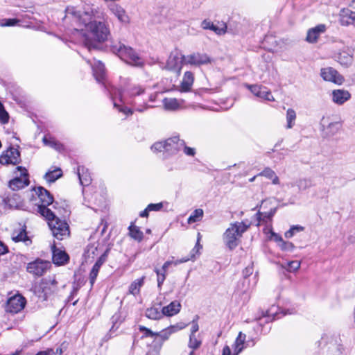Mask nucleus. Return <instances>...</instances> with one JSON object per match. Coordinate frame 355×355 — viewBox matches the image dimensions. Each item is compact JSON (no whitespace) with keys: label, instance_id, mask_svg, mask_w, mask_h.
I'll return each mask as SVG.
<instances>
[{"label":"nucleus","instance_id":"nucleus-31","mask_svg":"<svg viewBox=\"0 0 355 355\" xmlns=\"http://www.w3.org/2000/svg\"><path fill=\"white\" fill-rule=\"evenodd\" d=\"M103 262H104V259L103 258V257H101L97 260V261L95 263V264L92 267V269L90 275H89V279H90V283H91L92 286H93V284L96 279L99 269Z\"/></svg>","mask_w":355,"mask_h":355},{"label":"nucleus","instance_id":"nucleus-4","mask_svg":"<svg viewBox=\"0 0 355 355\" xmlns=\"http://www.w3.org/2000/svg\"><path fill=\"white\" fill-rule=\"evenodd\" d=\"M37 196L38 202L35 204L37 205L39 213L44 217H52L53 211L47 207L53 202V198L50 193L42 187L35 189Z\"/></svg>","mask_w":355,"mask_h":355},{"label":"nucleus","instance_id":"nucleus-58","mask_svg":"<svg viewBox=\"0 0 355 355\" xmlns=\"http://www.w3.org/2000/svg\"><path fill=\"white\" fill-rule=\"evenodd\" d=\"M191 334L190 335H195V333H196L199 329V326L198 324V322L193 320L191 322Z\"/></svg>","mask_w":355,"mask_h":355},{"label":"nucleus","instance_id":"nucleus-11","mask_svg":"<svg viewBox=\"0 0 355 355\" xmlns=\"http://www.w3.org/2000/svg\"><path fill=\"white\" fill-rule=\"evenodd\" d=\"M19 152L15 148H10L0 156V163L3 165H15L19 163Z\"/></svg>","mask_w":355,"mask_h":355},{"label":"nucleus","instance_id":"nucleus-39","mask_svg":"<svg viewBox=\"0 0 355 355\" xmlns=\"http://www.w3.org/2000/svg\"><path fill=\"white\" fill-rule=\"evenodd\" d=\"M203 210L202 209H196L188 218L189 224L200 221L203 216Z\"/></svg>","mask_w":355,"mask_h":355},{"label":"nucleus","instance_id":"nucleus-53","mask_svg":"<svg viewBox=\"0 0 355 355\" xmlns=\"http://www.w3.org/2000/svg\"><path fill=\"white\" fill-rule=\"evenodd\" d=\"M226 28H227V26L225 24H223L220 27H219L215 24H213L211 30L214 31L218 35H222V34L225 33Z\"/></svg>","mask_w":355,"mask_h":355},{"label":"nucleus","instance_id":"nucleus-48","mask_svg":"<svg viewBox=\"0 0 355 355\" xmlns=\"http://www.w3.org/2000/svg\"><path fill=\"white\" fill-rule=\"evenodd\" d=\"M201 345V341L198 340L195 335H190L189 336V347L193 349H198Z\"/></svg>","mask_w":355,"mask_h":355},{"label":"nucleus","instance_id":"nucleus-45","mask_svg":"<svg viewBox=\"0 0 355 355\" xmlns=\"http://www.w3.org/2000/svg\"><path fill=\"white\" fill-rule=\"evenodd\" d=\"M304 230V227L300 225H294L291 227L287 232H285V237L291 238L296 232H301Z\"/></svg>","mask_w":355,"mask_h":355},{"label":"nucleus","instance_id":"nucleus-56","mask_svg":"<svg viewBox=\"0 0 355 355\" xmlns=\"http://www.w3.org/2000/svg\"><path fill=\"white\" fill-rule=\"evenodd\" d=\"M148 210L150 211H159L163 207L162 202L156 203V204H149L148 205Z\"/></svg>","mask_w":355,"mask_h":355},{"label":"nucleus","instance_id":"nucleus-55","mask_svg":"<svg viewBox=\"0 0 355 355\" xmlns=\"http://www.w3.org/2000/svg\"><path fill=\"white\" fill-rule=\"evenodd\" d=\"M182 150L189 156H194L196 154V150L193 148L188 147L185 145V142L184 141V147H182Z\"/></svg>","mask_w":355,"mask_h":355},{"label":"nucleus","instance_id":"nucleus-33","mask_svg":"<svg viewBox=\"0 0 355 355\" xmlns=\"http://www.w3.org/2000/svg\"><path fill=\"white\" fill-rule=\"evenodd\" d=\"M300 265L301 262L299 261H291L282 263L281 267L290 272H294L299 270Z\"/></svg>","mask_w":355,"mask_h":355},{"label":"nucleus","instance_id":"nucleus-57","mask_svg":"<svg viewBox=\"0 0 355 355\" xmlns=\"http://www.w3.org/2000/svg\"><path fill=\"white\" fill-rule=\"evenodd\" d=\"M85 45L87 46L89 51L96 48V45L88 38L85 39Z\"/></svg>","mask_w":355,"mask_h":355},{"label":"nucleus","instance_id":"nucleus-20","mask_svg":"<svg viewBox=\"0 0 355 355\" xmlns=\"http://www.w3.org/2000/svg\"><path fill=\"white\" fill-rule=\"evenodd\" d=\"M181 304L177 300L171 302L168 305L162 308L163 315L171 317L178 314L181 309Z\"/></svg>","mask_w":355,"mask_h":355},{"label":"nucleus","instance_id":"nucleus-30","mask_svg":"<svg viewBox=\"0 0 355 355\" xmlns=\"http://www.w3.org/2000/svg\"><path fill=\"white\" fill-rule=\"evenodd\" d=\"M128 230L130 236L134 240L140 242L143 239V232L140 230L139 227L134 224V223H131L128 227Z\"/></svg>","mask_w":355,"mask_h":355},{"label":"nucleus","instance_id":"nucleus-46","mask_svg":"<svg viewBox=\"0 0 355 355\" xmlns=\"http://www.w3.org/2000/svg\"><path fill=\"white\" fill-rule=\"evenodd\" d=\"M246 87L248 88L250 92L257 97L261 95V92L263 87L258 85H246Z\"/></svg>","mask_w":355,"mask_h":355},{"label":"nucleus","instance_id":"nucleus-50","mask_svg":"<svg viewBox=\"0 0 355 355\" xmlns=\"http://www.w3.org/2000/svg\"><path fill=\"white\" fill-rule=\"evenodd\" d=\"M279 247L284 251L291 252L295 248L294 245L291 242L288 241H282L279 243Z\"/></svg>","mask_w":355,"mask_h":355},{"label":"nucleus","instance_id":"nucleus-52","mask_svg":"<svg viewBox=\"0 0 355 355\" xmlns=\"http://www.w3.org/2000/svg\"><path fill=\"white\" fill-rule=\"evenodd\" d=\"M139 329L140 331H142L144 333L145 337H152V338L156 337L157 332H153L150 329H148L144 326L140 325L139 327Z\"/></svg>","mask_w":355,"mask_h":355},{"label":"nucleus","instance_id":"nucleus-54","mask_svg":"<svg viewBox=\"0 0 355 355\" xmlns=\"http://www.w3.org/2000/svg\"><path fill=\"white\" fill-rule=\"evenodd\" d=\"M9 116L8 112L5 110L4 107L0 108V121L3 123H6L8 121Z\"/></svg>","mask_w":355,"mask_h":355},{"label":"nucleus","instance_id":"nucleus-62","mask_svg":"<svg viewBox=\"0 0 355 355\" xmlns=\"http://www.w3.org/2000/svg\"><path fill=\"white\" fill-rule=\"evenodd\" d=\"M222 355H231V349L229 346L224 347Z\"/></svg>","mask_w":355,"mask_h":355},{"label":"nucleus","instance_id":"nucleus-15","mask_svg":"<svg viewBox=\"0 0 355 355\" xmlns=\"http://www.w3.org/2000/svg\"><path fill=\"white\" fill-rule=\"evenodd\" d=\"M321 123L326 135L329 136L336 135L341 128L340 121H329V118H322Z\"/></svg>","mask_w":355,"mask_h":355},{"label":"nucleus","instance_id":"nucleus-49","mask_svg":"<svg viewBox=\"0 0 355 355\" xmlns=\"http://www.w3.org/2000/svg\"><path fill=\"white\" fill-rule=\"evenodd\" d=\"M259 98H263L268 101H275V98L272 96L270 92L267 90L266 87H263Z\"/></svg>","mask_w":355,"mask_h":355},{"label":"nucleus","instance_id":"nucleus-28","mask_svg":"<svg viewBox=\"0 0 355 355\" xmlns=\"http://www.w3.org/2000/svg\"><path fill=\"white\" fill-rule=\"evenodd\" d=\"M343 347L340 343V338H336L334 342L329 343L328 355H343Z\"/></svg>","mask_w":355,"mask_h":355},{"label":"nucleus","instance_id":"nucleus-43","mask_svg":"<svg viewBox=\"0 0 355 355\" xmlns=\"http://www.w3.org/2000/svg\"><path fill=\"white\" fill-rule=\"evenodd\" d=\"M190 259V258H184V259H182L181 260H177L175 261H166L164 265L162 266V270L164 271V272H167V270L168 268V267L171 265V264H175V265H178L179 263H184V262H187Z\"/></svg>","mask_w":355,"mask_h":355},{"label":"nucleus","instance_id":"nucleus-32","mask_svg":"<svg viewBox=\"0 0 355 355\" xmlns=\"http://www.w3.org/2000/svg\"><path fill=\"white\" fill-rule=\"evenodd\" d=\"M146 316L151 320H159L163 317L162 311H159L158 308L150 307L146 309Z\"/></svg>","mask_w":355,"mask_h":355},{"label":"nucleus","instance_id":"nucleus-61","mask_svg":"<svg viewBox=\"0 0 355 355\" xmlns=\"http://www.w3.org/2000/svg\"><path fill=\"white\" fill-rule=\"evenodd\" d=\"M119 111L123 112L125 115H131L132 114V110L127 107L119 108Z\"/></svg>","mask_w":355,"mask_h":355},{"label":"nucleus","instance_id":"nucleus-34","mask_svg":"<svg viewBox=\"0 0 355 355\" xmlns=\"http://www.w3.org/2000/svg\"><path fill=\"white\" fill-rule=\"evenodd\" d=\"M60 168H56L53 171H48L44 175V179L49 182H53L62 176Z\"/></svg>","mask_w":355,"mask_h":355},{"label":"nucleus","instance_id":"nucleus-36","mask_svg":"<svg viewBox=\"0 0 355 355\" xmlns=\"http://www.w3.org/2000/svg\"><path fill=\"white\" fill-rule=\"evenodd\" d=\"M144 277L134 281L129 287V293L134 295L139 293L140 288L144 284Z\"/></svg>","mask_w":355,"mask_h":355},{"label":"nucleus","instance_id":"nucleus-22","mask_svg":"<svg viewBox=\"0 0 355 355\" xmlns=\"http://www.w3.org/2000/svg\"><path fill=\"white\" fill-rule=\"evenodd\" d=\"M186 326L187 325L184 324H178L176 325H172V326L168 327L167 329H164V331H162L159 333H157L156 337H159L163 340H168L169 336L172 334L185 328Z\"/></svg>","mask_w":355,"mask_h":355},{"label":"nucleus","instance_id":"nucleus-51","mask_svg":"<svg viewBox=\"0 0 355 355\" xmlns=\"http://www.w3.org/2000/svg\"><path fill=\"white\" fill-rule=\"evenodd\" d=\"M19 20L16 19H5L2 20L0 23L1 27L6 26H13L17 25L19 23Z\"/></svg>","mask_w":355,"mask_h":355},{"label":"nucleus","instance_id":"nucleus-2","mask_svg":"<svg viewBox=\"0 0 355 355\" xmlns=\"http://www.w3.org/2000/svg\"><path fill=\"white\" fill-rule=\"evenodd\" d=\"M250 223L244 221L231 223L223 235L225 245L230 250L235 249L239 244L243 234L250 227Z\"/></svg>","mask_w":355,"mask_h":355},{"label":"nucleus","instance_id":"nucleus-17","mask_svg":"<svg viewBox=\"0 0 355 355\" xmlns=\"http://www.w3.org/2000/svg\"><path fill=\"white\" fill-rule=\"evenodd\" d=\"M52 253H53V262L58 265H64L69 260L68 254L63 250H61L55 247V245L52 246Z\"/></svg>","mask_w":355,"mask_h":355},{"label":"nucleus","instance_id":"nucleus-64","mask_svg":"<svg viewBox=\"0 0 355 355\" xmlns=\"http://www.w3.org/2000/svg\"><path fill=\"white\" fill-rule=\"evenodd\" d=\"M46 355H57V352H55L54 349H49L46 351H44Z\"/></svg>","mask_w":355,"mask_h":355},{"label":"nucleus","instance_id":"nucleus-13","mask_svg":"<svg viewBox=\"0 0 355 355\" xmlns=\"http://www.w3.org/2000/svg\"><path fill=\"white\" fill-rule=\"evenodd\" d=\"M350 98L351 94L346 89H338L333 90L331 92V100L336 105H343Z\"/></svg>","mask_w":355,"mask_h":355},{"label":"nucleus","instance_id":"nucleus-35","mask_svg":"<svg viewBox=\"0 0 355 355\" xmlns=\"http://www.w3.org/2000/svg\"><path fill=\"white\" fill-rule=\"evenodd\" d=\"M259 175H263L268 179L272 180V182L274 184H279V178L276 175L274 171H272L270 168H265L260 174Z\"/></svg>","mask_w":355,"mask_h":355},{"label":"nucleus","instance_id":"nucleus-19","mask_svg":"<svg viewBox=\"0 0 355 355\" xmlns=\"http://www.w3.org/2000/svg\"><path fill=\"white\" fill-rule=\"evenodd\" d=\"M87 62L91 64L93 73L98 82H101L103 80L105 76V67L104 64L100 61L94 60V62H91L90 60H88Z\"/></svg>","mask_w":355,"mask_h":355},{"label":"nucleus","instance_id":"nucleus-1","mask_svg":"<svg viewBox=\"0 0 355 355\" xmlns=\"http://www.w3.org/2000/svg\"><path fill=\"white\" fill-rule=\"evenodd\" d=\"M98 19L100 16L94 15L93 12H85L81 14L76 11L75 8L67 7L64 21L67 24H70L71 26H84L95 41L103 42L108 38L110 29L104 21L98 20Z\"/></svg>","mask_w":355,"mask_h":355},{"label":"nucleus","instance_id":"nucleus-41","mask_svg":"<svg viewBox=\"0 0 355 355\" xmlns=\"http://www.w3.org/2000/svg\"><path fill=\"white\" fill-rule=\"evenodd\" d=\"M347 46L345 45L344 42L340 40H334L331 44V49L334 53L347 50Z\"/></svg>","mask_w":355,"mask_h":355},{"label":"nucleus","instance_id":"nucleus-38","mask_svg":"<svg viewBox=\"0 0 355 355\" xmlns=\"http://www.w3.org/2000/svg\"><path fill=\"white\" fill-rule=\"evenodd\" d=\"M145 89L139 85H132L128 88V94L130 97H135L142 94Z\"/></svg>","mask_w":355,"mask_h":355},{"label":"nucleus","instance_id":"nucleus-25","mask_svg":"<svg viewBox=\"0 0 355 355\" xmlns=\"http://www.w3.org/2000/svg\"><path fill=\"white\" fill-rule=\"evenodd\" d=\"M78 175L80 180V183L83 186H87L92 182V177L87 168L84 166L78 167Z\"/></svg>","mask_w":355,"mask_h":355},{"label":"nucleus","instance_id":"nucleus-44","mask_svg":"<svg viewBox=\"0 0 355 355\" xmlns=\"http://www.w3.org/2000/svg\"><path fill=\"white\" fill-rule=\"evenodd\" d=\"M166 140L162 141L155 142L151 147V149L155 152H166Z\"/></svg>","mask_w":355,"mask_h":355},{"label":"nucleus","instance_id":"nucleus-6","mask_svg":"<svg viewBox=\"0 0 355 355\" xmlns=\"http://www.w3.org/2000/svg\"><path fill=\"white\" fill-rule=\"evenodd\" d=\"M50 266L49 261L37 259L28 263L26 270L35 276L40 277L46 272Z\"/></svg>","mask_w":355,"mask_h":355},{"label":"nucleus","instance_id":"nucleus-3","mask_svg":"<svg viewBox=\"0 0 355 355\" xmlns=\"http://www.w3.org/2000/svg\"><path fill=\"white\" fill-rule=\"evenodd\" d=\"M111 50L127 63L134 66H141L143 64L141 58L131 47L126 46L120 42L114 43L111 46Z\"/></svg>","mask_w":355,"mask_h":355},{"label":"nucleus","instance_id":"nucleus-26","mask_svg":"<svg viewBox=\"0 0 355 355\" xmlns=\"http://www.w3.org/2000/svg\"><path fill=\"white\" fill-rule=\"evenodd\" d=\"M341 17L343 24H351L355 26V12L349 9H343L341 10Z\"/></svg>","mask_w":355,"mask_h":355},{"label":"nucleus","instance_id":"nucleus-14","mask_svg":"<svg viewBox=\"0 0 355 355\" xmlns=\"http://www.w3.org/2000/svg\"><path fill=\"white\" fill-rule=\"evenodd\" d=\"M166 143V152L169 154L176 153L182 150V147H184V140L180 139L178 137L167 139Z\"/></svg>","mask_w":355,"mask_h":355},{"label":"nucleus","instance_id":"nucleus-8","mask_svg":"<svg viewBox=\"0 0 355 355\" xmlns=\"http://www.w3.org/2000/svg\"><path fill=\"white\" fill-rule=\"evenodd\" d=\"M320 76L324 81L331 82L338 85H341L345 81L344 77L330 67L322 68Z\"/></svg>","mask_w":355,"mask_h":355},{"label":"nucleus","instance_id":"nucleus-23","mask_svg":"<svg viewBox=\"0 0 355 355\" xmlns=\"http://www.w3.org/2000/svg\"><path fill=\"white\" fill-rule=\"evenodd\" d=\"M245 339L246 335L240 331L233 345V355H238L242 352L245 347Z\"/></svg>","mask_w":355,"mask_h":355},{"label":"nucleus","instance_id":"nucleus-63","mask_svg":"<svg viewBox=\"0 0 355 355\" xmlns=\"http://www.w3.org/2000/svg\"><path fill=\"white\" fill-rule=\"evenodd\" d=\"M275 211H276V209H272V210H270V212H268V213H265V214H264V217H267V218H272V217L273 216V215L275 214Z\"/></svg>","mask_w":355,"mask_h":355},{"label":"nucleus","instance_id":"nucleus-7","mask_svg":"<svg viewBox=\"0 0 355 355\" xmlns=\"http://www.w3.org/2000/svg\"><path fill=\"white\" fill-rule=\"evenodd\" d=\"M184 58L185 56L179 51L172 52L167 60L166 67L168 70L173 71L180 74L182 64H184Z\"/></svg>","mask_w":355,"mask_h":355},{"label":"nucleus","instance_id":"nucleus-29","mask_svg":"<svg viewBox=\"0 0 355 355\" xmlns=\"http://www.w3.org/2000/svg\"><path fill=\"white\" fill-rule=\"evenodd\" d=\"M182 103V100L178 101V99L173 98H166L163 100L164 107L168 110H175L178 109Z\"/></svg>","mask_w":355,"mask_h":355},{"label":"nucleus","instance_id":"nucleus-21","mask_svg":"<svg viewBox=\"0 0 355 355\" xmlns=\"http://www.w3.org/2000/svg\"><path fill=\"white\" fill-rule=\"evenodd\" d=\"M110 9L121 22L125 24L129 22V17L121 6L117 4H112Z\"/></svg>","mask_w":355,"mask_h":355},{"label":"nucleus","instance_id":"nucleus-40","mask_svg":"<svg viewBox=\"0 0 355 355\" xmlns=\"http://www.w3.org/2000/svg\"><path fill=\"white\" fill-rule=\"evenodd\" d=\"M43 142L45 145H48L58 151H61L63 149V146L53 139H48L46 137H44Z\"/></svg>","mask_w":355,"mask_h":355},{"label":"nucleus","instance_id":"nucleus-42","mask_svg":"<svg viewBox=\"0 0 355 355\" xmlns=\"http://www.w3.org/2000/svg\"><path fill=\"white\" fill-rule=\"evenodd\" d=\"M297 185L300 190L304 191L312 187V182L307 178L300 179L298 180Z\"/></svg>","mask_w":355,"mask_h":355},{"label":"nucleus","instance_id":"nucleus-24","mask_svg":"<svg viewBox=\"0 0 355 355\" xmlns=\"http://www.w3.org/2000/svg\"><path fill=\"white\" fill-rule=\"evenodd\" d=\"M194 80L193 74L190 71H187L183 77L180 89L182 92H187L190 91Z\"/></svg>","mask_w":355,"mask_h":355},{"label":"nucleus","instance_id":"nucleus-47","mask_svg":"<svg viewBox=\"0 0 355 355\" xmlns=\"http://www.w3.org/2000/svg\"><path fill=\"white\" fill-rule=\"evenodd\" d=\"M155 272H156L157 276V286L159 288H161L162 284L164 283L166 279V272H164L162 270L161 271L159 269L157 268H155Z\"/></svg>","mask_w":355,"mask_h":355},{"label":"nucleus","instance_id":"nucleus-12","mask_svg":"<svg viewBox=\"0 0 355 355\" xmlns=\"http://www.w3.org/2000/svg\"><path fill=\"white\" fill-rule=\"evenodd\" d=\"M211 62L210 58L206 53H193L185 56L184 64L194 66L206 64Z\"/></svg>","mask_w":355,"mask_h":355},{"label":"nucleus","instance_id":"nucleus-59","mask_svg":"<svg viewBox=\"0 0 355 355\" xmlns=\"http://www.w3.org/2000/svg\"><path fill=\"white\" fill-rule=\"evenodd\" d=\"M213 23H211V21H207V20H204L202 22V27L203 29H210L211 28V26H213Z\"/></svg>","mask_w":355,"mask_h":355},{"label":"nucleus","instance_id":"nucleus-10","mask_svg":"<svg viewBox=\"0 0 355 355\" xmlns=\"http://www.w3.org/2000/svg\"><path fill=\"white\" fill-rule=\"evenodd\" d=\"M17 169L19 172L20 176L16 177L9 182L10 188L14 191L23 189L29 184L26 169L19 166Z\"/></svg>","mask_w":355,"mask_h":355},{"label":"nucleus","instance_id":"nucleus-16","mask_svg":"<svg viewBox=\"0 0 355 355\" xmlns=\"http://www.w3.org/2000/svg\"><path fill=\"white\" fill-rule=\"evenodd\" d=\"M327 30L324 24H319L316 26L308 30L306 40L309 43H315L321 34L324 33Z\"/></svg>","mask_w":355,"mask_h":355},{"label":"nucleus","instance_id":"nucleus-5","mask_svg":"<svg viewBox=\"0 0 355 355\" xmlns=\"http://www.w3.org/2000/svg\"><path fill=\"white\" fill-rule=\"evenodd\" d=\"M48 220L49 226L55 238L63 240L69 236V227L64 221L59 219L53 212L52 217H44Z\"/></svg>","mask_w":355,"mask_h":355},{"label":"nucleus","instance_id":"nucleus-37","mask_svg":"<svg viewBox=\"0 0 355 355\" xmlns=\"http://www.w3.org/2000/svg\"><path fill=\"white\" fill-rule=\"evenodd\" d=\"M295 119H296L295 111L292 108L288 109L287 112H286V121H287L286 128L287 129H291L294 126Z\"/></svg>","mask_w":355,"mask_h":355},{"label":"nucleus","instance_id":"nucleus-27","mask_svg":"<svg viewBox=\"0 0 355 355\" xmlns=\"http://www.w3.org/2000/svg\"><path fill=\"white\" fill-rule=\"evenodd\" d=\"M12 239L15 242L23 241L26 245L31 243V240L27 236L26 232L24 228L20 229L18 232L15 231L12 234Z\"/></svg>","mask_w":355,"mask_h":355},{"label":"nucleus","instance_id":"nucleus-18","mask_svg":"<svg viewBox=\"0 0 355 355\" xmlns=\"http://www.w3.org/2000/svg\"><path fill=\"white\" fill-rule=\"evenodd\" d=\"M334 58L336 61L345 67L350 66L353 62L352 56L346 50L334 53Z\"/></svg>","mask_w":355,"mask_h":355},{"label":"nucleus","instance_id":"nucleus-60","mask_svg":"<svg viewBox=\"0 0 355 355\" xmlns=\"http://www.w3.org/2000/svg\"><path fill=\"white\" fill-rule=\"evenodd\" d=\"M272 236L273 238V239L279 243H280L282 241H283V239L282 238L281 236H279V234H275V233H272Z\"/></svg>","mask_w":355,"mask_h":355},{"label":"nucleus","instance_id":"nucleus-9","mask_svg":"<svg viewBox=\"0 0 355 355\" xmlns=\"http://www.w3.org/2000/svg\"><path fill=\"white\" fill-rule=\"evenodd\" d=\"M26 303V300L22 295H15L8 300L6 310L11 313H17L24 308Z\"/></svg>","mask_w":355,"mask_h":355}]
</instances>
